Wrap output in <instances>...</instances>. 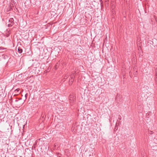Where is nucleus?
<instances>
[{
  "label": "nucleus",
  "mask_w": 157,
  "mask_h": 157,
  "mask_svg": "<svg viewBox=\"0 0 157 157\" xmlns=\"http://www.w3.org/2000/svg\"><path fill=\"white\" fill-rule=\"evenodd\" d=\"M9 21L10 23L8 25V26L9 27H11L14 23L13 18H10L9 20Z\"/></svg>",
  "instance_id": "1"
},
{
  "label": "nucleus",
  "mask_w": 157,
  "mask_h": 157,
  "mask_svg": "<svg viewBox=\"0 0 157 157\" xmlns=\"http://www.w3.org/2000/svg\"><path fill=\"white\" fill-rule=\"evenodd\" d=\"M69 99L70 102L72 103L75 99V97L73 94H70L69 96Z\"/></svg>",
  "instance_id": "2"
},
{
  "label": "nucleus",
  "mask_w": 157,
  "mask_h": 157,
  "mask_svg": "<svg viewBox=\"0 0 157 157\" xmlns=\"http://www.w3.org/2000/svg\"><path fill=\"white\" fill-rule=\"evenodd\" d=\"M72 74L71 76V78L70 79V80H72V79H74V78L75 77L74 74L75 73V71H74L73 72H72Z\"/></svg>",
  "instance_id": "3"
},
{
  "label": "nucleus",
  "mask_w": 157,
  "mask_h": 157,
  "mask_svg": "<svg viewBox=\"0 0 157 157\" xmlns=\"http://www.w3.org/2000/svg\"><path fill=\"white\" fill-rule=\"evenodd\" d=\"M17 51L19 53H22L23 51L22 48L20 47L19 46L17 48Z\"/></svg>",
  "instance_id": "4"
},
{
  "label": "nucleus",
  "mask_w": 157,
  "mask_h": 157,
  "mask_svg": "<svg viewBox=\"0 0 157 157\" xmlns=\"http://www.w3.org/2000/svg\"><path fill=\"white\" fill-rule=\"evenodd\" d=\"M74 81V79H72V80H69V84L70 85H72V83H73V82Z\"/></svg>",
  "instance_id": "5"
},
{
  "label": "nucleus",
  "mask_w": 157,
  "mask_h": 157,
  "mask_svg": "<svg viewBox=\"0 0 157 157\" xmlns=\"http://www.w3.org/2000/svg\"><path fill=\"white\" fill-rule=\"evenodd\" d=\"M154 17L156 22H157V17H156L155 15H154Z\"/></svg>",
  "instance_id": "6"
},
{
  "label": "nucleus",
  "mask_w": 157,
  "mask_h": 157,
  "mask_svg": "<svg viewBox=\"0 0 157 157\" xmlns=\"http://www.w3.org/2000/svg\"><path fill=\"white\" fill-rule=\"evenodd\" d=\"M19 90H20V89H16L15 90V92L17 91V92H18V93L19 91Z\"/></svg>",
  "instance_id": "7"
},
{
  "label": "nucleus",
  "mask_w": 157,
  "mask_h": 157,
  "mask_svg": "<svg viewBox=\"0 0 157 157\" xmlns=\"http://www.w3.org/2000/svg\"><path fill=\"white\" fill-rule=\"evenodd\" d=\"M6 49V48H3L2 47H0V50H4V49Z\"/></svg>",
  "instance_id": "8"
},
{
  "label": "nucleus",
  "mask_w": 157,
  "mask_h": 157,
  "mask_svg": "<svg viewBox=\"0 0 157 157\" xmlns=\"http://www.w3.org/2000/svg\"><path fill=\"white\" fill-rule=\"evenodd\" d=\"M28 95V94H26L25 95V99H26L27 98V97Z\"/></svg>",
  "instance_id": "9"
},
{
  "label": "nucleus",
  "mask_w": 157,
  "mask_h": 157,
  "mask_svg": "<svg viewBox=\"0 0 157 157\" xmlns=\"http://www.w3.org/2000/svg\"><path fill=\"white\" fill-rule=\"evenodd\" d=\"M50 70V69H49V68H48V70H46L45 71V72H48V70L49 71Z\"/></svg>",
  "instance_id": "10"
},
{
  "label": "nucleus",
  "mask_w": 157,
  "mask_h": 157,
  "mask_svg": "<svg viewBox=\"0 0 157 157\" xmlns=\"http://www.w3.org/2000/svg\"><path fill=\"white\" fill-rule=\"evenodd\" d=\"M149 133L150 134H152V133H153V132H152V131H150L149 132Z\"/></svg>",
  "instance_id": "11"
},
{
  "label": "nucleus",
  "mask_w": 157,
  "mask_h": 157,
  "mask_svg": "<svg viewBox=\"0 0 157 157\" xmlns=\"http://www.w3.org/2000/svg\"><path fill=\"white\" fill-rule=\"evenodd\" d=\"M118 119H119L120 120H121V117L120 115L119 116V117H118Z\"/></svg>",
  "instance_id": "12"
},
{
  "label": "nucleus",
  "mask_w": 157,
  "mask_h": 157,
  "mask_svg": "<svg viewBox=\"0 0 157 157\" xmlns=\"http://www.w3.org/2000/svg\"><path fill=\"white\" fill-rule=\"evenodd\" d=\"M44 117V115H42L41 118H43Z\"/></svg>",
  "instance_id": "13"
},
{
  "label": "nucleus",
  "mask_w": 157,
  "mask_h": 157,
  "mask_svg": "<svg viewBox=\"0 0 157 157\" xmlns=\"http://www.w3.org/2000/svg\"><path fill=\"white\" fill-rule=\"evenodd\" d=\"M58 63L56 64L55 66V68H56V67L58 66Z\"/></svg>",
  "instance_id": "14"
},
{
  "label": "nucleus",
  "mask_w": 157,
  "mask_h": 157,
  "mask_svg": "<svg viewBox=\"0 0 157 157\" xmlns=\"http://www.w3.org/2000/svg\"><path fill=\"white\" fill-rule=\"evenodd\" d=\"M35 146H33V147H32V149H33V148L34 149H35Z\"/></svg>",
  "instance_id": "15"
},
{
  "label": "nucleus",
  "mask_w": 157,
  "mask_h": 157,
  "mask_svg": "<svg viewBox=\"0 0 157 157\" xmlns=\"http://www.w3.org/2000/svg\"><path fill=\"white\" fill-rule=\"evenodd\" d=\"M18 101V100H15V101Z\"/></svg>",
  "instance_id": "16"
},
{
  "label": "nucleus",
  "mask_w": 157,
  "mask_h": 157,
  "mask_svg": "<svg viewBox=\"0 0 157 157\" xmlns=\"http://www.w3.org/2000/svg\"><path fill=\"white\" fill-rule=\"evenodd\" d=\"M116 126H115V129H116V128H116Z\"/></svg>",
  "instance_id": "17"
},
{
  "label": "nucleus",
  "mask_w": 157,
  "mask_h": 157,
  "mask_svg": "<svg viewBox=\"0 0 157 157\" xmlns=\"http://www.w3.org/2000/svg\"><path fill=\"white\" fill-rule=\"evenodd\" d=\"M116 126H115V129H116V128H116Z\"/></svg>",
  "instance_id": "18"
}]
</instances>
